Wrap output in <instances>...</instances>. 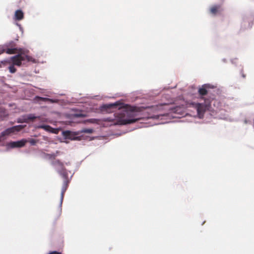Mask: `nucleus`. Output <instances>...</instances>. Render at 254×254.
I'll return each mask as SVG.
<instances>
[{"label":"nucleus","instance_id":"11","mask_svg":"<svg viewBox=\"0 0 254 254\" xmlns=\"http://www.w3.org/2000/svg\"><path fill=\"white\" fill-rule=\"evenodd\" d=\"M59 173L64 179V181H69L68 179V174L66 172V170L64 167V168H62L61 170L59 171Z\"/></svg>","mask_w":254,"mask_h":254},{"label":"nucleus","instance_id":"20","mask_svg":"<svg viewBox=\"0 0 254 254\" xmlns=\"http://www.w3.org/2000/svg\"><path fill=\"white\" fill-rule=\"evenodd\" d=\"M10 62L9 61H1L0 63V68L2 67L1 64L6 65V64H10Z\"/></svg>","mask_w":254,"mask_h":254},{"label":"nucleus","instance_id":"12","mask_svg":"<svg viewBox=\"0 0 254 254\" xmlns=\"http://www.w3.org/2000/svg\"><path fill=\"white\" fill-rule=\"evenodd\" d=\"M15 19L17 20H21L24 17V14L22 10H17L14 14Z\"/></svg>","mask_w":254,"mask_h":254},{"label":"nucleus","instance_id":"13","mask_svg":"<svg viewBox=\"0 0 254 254\" xmlns=\"http://www.w3.org/2000/svg\"><path fill=\"white\" fill-rule=\"evenodd\" d=\"M51 164L53 166H58L61 168V169L64 167V163L59 159H56V158H55V160H53L52 161Z\"/></svg>","mask_w":254,"mask_h":254},{"label":"nucleus","instance_id":"18","mask_svg":"<svg viewBox=\"0 0 254 254\" xmlns=\"http://www.w3.org/2000/svg\"><path fill=\"white\" fill-rule=\"evenodd\" d=\"M0 113L1 114L0 117L6 116L5 110L3 108H0Z\"/></svg>","mask_w":254,"mask_h":254},{"label":"nucleus","instance_id":"24","mask_svg":"<svg viewBox=\"0 0 254 254\" xmlns=\"http://www.w3.org/2000/svg\"><path fill=\"white\" fill-rule=\"evenodd\" d=\"M77 117H83V115L82 114H78L77 115Z\"/></svg>","mask_w":254,"mask_h":254},{"label":"nucleus","instance_id":"19","mask_svg":"<svg viewBox=\"0 0 254 254\" xmlns=\"http://www.w3.org/2000/svg\"><path fill=\"white\" fill-rule=\"evenodd\" d=\"M5 47H6V45L2 46L0 47V55L3 53L5 51Z\"/></svg>","mask_w":254,"mask_h":254},{"label":"nucleus","instance_id":"23","mask_svg":"<svg viewBox=\"0 0 254 254\" xmlns=\"http://www.w3.org/2000/svg\"><path fill=\"white\" fill-rule=\"evenodd\" d=\"M41 99L44 100V101H47V100H50V99L49 98H41Z\"/></svg>","mask_w":254,"mask_h":254},{"label":"nucleus","instance_id":"22","mask_svg":"<svg viewBox=\"0 0 254 254\" xmlns=\"http://www.w3.org/2000/svg\"><path fill=\"white\" fill-rule=\"evenodd\" d=\"M49 254H61V253L57 252L56 251H54L50 253Z\"/></svg>","mask_w":254,"mask_h":254},{"label":"nucleus","instance_id":"25","mask_svg":"<svg viewBox=\"0 0 254 254\" xmlns=\"http://www.w3.org/2000/svg\"><path fill=\"white\" fill-rule=\"evenodd\" d=\"M159 117V116H156L154 118H156V119H158Z\"/></svg>","mask_w":254,"mask_h":254},{"label":"nucleus","instance_id":"3","mask_svg":"<svg viewBox=\"0 0 254 254\" xmlns=\"http://www.w3.org/2000/svg\"><path fill=\"white\" fill-rule=\"evenodd\" d=\"M205 103H195L192 104V107L197 111V115L199 118L203 117L204 113L209 110L210 107V101L209 99H204Z\"/></svg>","mask_w":254,"mask_h":254},{"label":"nucleus","instance_id":"1","mask_svg":"<svg viewBox=\"0 0 254 254\" xmlns=\"http://www.w3.org/2000/svg\"><path fill=\"white\" fill-rule=\"evenodd\" d=\"M103 108L107 111L112 109H124L120 113L116 114V117L118 118L117 121L111 117L103 119V121L111 122L115 125L131 124L141 119V118L138 117L136 107L124 104L119 101L113 104L105 105Z\"/></svg>","mask_w":254,"mask_h":254},{"label":"nucleus","instance_id":"8","mask_svg":"<svg viewBox=\"0 0 254 254\" xmlns=\"http://www.w3.org/2000/svg\"><path fill=\"white\" fill-rule=\"evenodd\" d=\"M7 46H6V47H7ZM5 48V51L4 52H5L7 54H18L19 52H20L22 51L21 49H18L17 48Z\"/></svg>","mask_w":254,"mask_h":254},{"label":"nucleus","instance_id":"16","mask_svg":"<svg viewBox=\"0 0 254 254\" xmlns=\"http://www.w3.org/2000/svg\"><path fill=\"white\" fill-rule=\"evenodd\" d=\"M8 69H9V72L11 73H15L16 71V68L14 67V65H13V64H11L9 67H8Z\"/></svg>","mask_w":254,"mask_h":254},{"label":"nucleus","instance_id":"5","mask_svg":"<svg viewBox=\"0 0 254 254\" xmlns=\"http://www.w3.org/2000/svg\"><path fill=\"white\" fill-rule=\"evenodd\" d=\"M26 142V139H22L17 141H11L7 144V146L10 148L22 147Z\"/></svg>","mask_w":254,"mask_h":254},{"label":"nucleus","instance_id":"4","mask_svg":"<svg viewBox=\"0 0 254 254\" xmlns=\"http://www.w3.org/2000/svg\"><path fill=\"white\" fill-rule=\"evenodd\" d=\"M20 129H21V128L19 126H14L10 128H8L0 133V136L1 138H2L15 131H19Z\"/></svg>","mask_w":254,"mask_h":254},{"label":"nucleus","instance_id":"21","mask_svg":"<svg viewBox=\"0 0 254 254\" xmlns=\"http://www.w3.org/2000/svg\"><path fill=\"white\" fill-rule=\"evenodd\" d=\"M29 142L30 143V144L32 145H34L37 143V140L34 139H30L29 140Z\"/></svg>","mask_w":254,"mask_h":254},{"label":"nucleus","instance_id":"7","mask_svg":"<svg viewBox=\"0 0 254 254\" xmlns=\"http://www.w3.org/2000/svg\"><path fill=\"white\" fill-rule=\"evenodd\" d=\"M222 10L221 5H214L210 8L211 13L215 15Z\"/></svg>","mask_w":254,"mask_h":254},{"label":"nucleus","instance_id":"6","mask_svg":"<svg viewBox=\"0 0 254 254\" xmlns=\"http://www.w3.org/2000/svg\"><path fill=\"white\" fill-rule=\"evenodd\" d=\"M61 153V151L57 150L56 151L55 153L49 154V153H46L44 152L43 153V157L45 158L52 160V161L53 160H55V158L57 157V156L60 155Z\"/></svg>","mask_w":254,"mask_h":254},{"label":"nucleus","instance_id":"10","mask_svg":"<svg viewBox=\"0 0 254 254\" xmlns=\"http://www.w3.org/2000/svg\"><path fill=\"white\" fill-rule=\"evenodd\" d=\"M69 183V181H64L63 186L62 187V190L61 192V201L62 202L63 199L64 198V194L66 190L67 187L68 186V184Z\"/></svg>","mask_w":254,"mask_h":254},{"label":"nucleus","instance_id":"15","mask_svg":"<svg viewBox=\"0 0 254 254\" xmlns=\"http://www.w3.org/2000/svg\"><path fill=\"white\" fill-rule=\"evenodd\" d=\"M38 127L39 128L44 129V130L49 131H51L53 129V128L49 125H41L39 126Z\"/></svg>","mask_w":254,"mask_h":254},{"label":"nucleus","instance_id":"14","mask_svg":"<svg viewBox=\"0 0 254 254\" xmlns=\"http://www.w3.org/2000/svg\"><path fill=\"white\" fill-rule=\"evenodd\" d=\"M207 86H208L207 85H204L202 86V87L201 88L199 89L198 93L200 95L204 96L207 94L208 91L206 89V88L207 87Z\"/></svg>","mask_w":254,"mask_h":254},{"label":"nucleus","instance_id":"2","mask_svg":"<svg viewBox=\"0 0 254 254\" xmlns=\"http://www.w3.org/2000/svg\"><path fill=\"white\" fill-rule=\"evenodd\" d=\"M32 58L28 56L22 51L19 53L10 58V61L14 65L20 66L22 64H25V62H28L31 61Z\"/></svg>","mask_w":254,"mask_h":254},{"label":"nucleus","instance_id":"9","mask_svg":"<svg viewBox=\"0 0 254 254\" xmlns=\"http://www.w3.org/2000/svg\"><path fill=\"white\" fill-rule=\"evenodd\" d=\"M37 117L35 116L33 114H29L27 116H25L23 117V121L20 122V123H28L30 121H33L35 119H36Z\"/></svg>","mask_w":254,"mask_h":254},{"label":"nucleus","instance_id":"17","mask_svg":"<svg viewBox=\"0 0 254 254\" xmlns=\"http://www.w3.org/2000/svg\"><path fill=\"white\" fill-rule=\"evenodd\" d=\"M82 132L92 133L93 132V130L92 128H84L82 130Z\"/></svg>","mask_w":254,"mask_h":254}]
</instances>
